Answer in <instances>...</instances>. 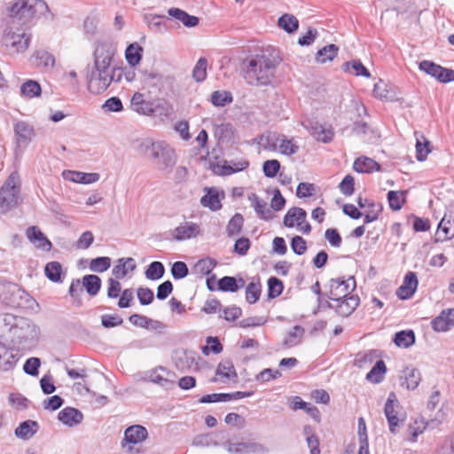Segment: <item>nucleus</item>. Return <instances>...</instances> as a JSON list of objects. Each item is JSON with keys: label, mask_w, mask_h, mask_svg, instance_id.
Instances as JSON below:
<instances>
[{"label": "nucleus", "mask_w": 454, "mask_h": 454, "mask_svg": "<svg viewBox=\"0 0 454 454\" xmlns=\"http://www.w3.org/2000/svg\"><path fill=\"white\" fill-rule=\"evenodd\" d=\"M116 46L108 40L98 41L93 52V66L87 73V86L90 92L98 95L107 90L112 82H120L122 72L112 67Z\"/></svg>", "instance_id": "f257e3e1"}, {"label": "nucleus", "mask_w": 454, "mask_h": 454, "mask_svg": "<svg viewBox=\"0 0 454 454\" xmlns=\"http://www.w3.org/2000/svg\"><path fill=\"white\" fill-rule=\"evenodd\" d=\"M281 59L273 54L252 56L245 62L244 79L252 86H267L275 77Z\"/></svg>", "instance_id": "f03ea898"}, {"label": "nucleus", "mask_w": 454, "mask_h": 454, "mask_svg": "<svg viewBox=\"0 0 454 454\" xmlns=\"http://www.w3.org/2000/svg\"><path fill=\"white\" fill-rule=\"evenodd\" d=\"M48 11L49 7L43 0H16L8 8V15L13 23L27 24Z\"/></svg>", "instance_id": "7ed1b4c3"}, {"label": "nucleus", "mask_w": 454, "mask_h": 454, "mask_svg": "<svg viewBox=\"0 0 454 454\" xmlns=\"http://www.w3.org/2000/svg\"><path fill=\"white\" fill-rule=\"evenodd\" d=\"M20 179L17 171L10 174L0 188V211L6 213L18 205Z\"/></svg>", "instance_id": "20e7f679"}, {"label": "nucleus", "mask_w": 454, "mask_h": 454, "mask_svg": "<svg viewBox=\"0 0 454 454\" xmlns=\"http://www.w3.org/2000/svg\"><path fill=\"white\" fill-rule=\"evenodd\" d=\"M3 42L13 53H23L29 47L31 35L23 28L9 26L4 30Z\"/></svg>", "instance_id": "39448f33"}, {"label": "nucleus", "mask_w": 454, "mask_h": 454, "mask_svg": "<svg viewBox=\"0 0 454 454\" xmlns=\"http://www.w3.org/2000/svg\"><path fill=\"white\" fill-rule=\"evenodd\" d=\"M162 170L170 171L177 161L175 149L164 140H157L155 149L151 156Z\"/></svg>", "instance_id": "423d86ee"}, {"label": "nucleus", "mask_w": 454, "mask_h": 454, "mask_svg": "<svg viewBox=\"0 0 454 454\" xmlns=\"http://www.w3.org/2000/svg\"><path fill=\"white\" fill-rule=\"evenodd\" d=\"M148 438L147 429L141 425H133L127 427L124 431V436L121 440V448L129 453H139V450L135 446L142 443Z\"/></svg>", "instance_id": "0eeeda50"}, {"label": "nucleus", "mask_w": 454, "mask_h": 454, "mask_svg": "<svg viewBox=\"0 0 454 454\" xmlns=\"http://www.w3.org/2000/svg\"><path fill=\"white\" fill-rule=\"evenodd\" d=\"M399 406V401L395 394L391 392L385 403L384 413L388 423L389 431L394 434L399 432L401 426L404 422V418L399 416V411H397Z\"/></svg>", "instance_id": "6e6552de"}, {"label": "nucleus", "mask_w": 454, "mask_h": 454, "mask_svg": "<svg viewBox=\"0 0 454 454\" xmlns=\"http://www.w3.org/2000/svg\"><path fill=\"white\" fill-rule=\"evenodd\" d=\"M356 286L354 277L348 279L341 278L330 280L329 299L334 301H340L341 299L349 297Z\"/></svg>", "instance_id": "1a4fd4ad"}, {"label": "nucleus", "mask_w": 454, "mask_h": 454, "mask_svg": "<svg viewBox=\"0 0 454 454\" xmlns=\"http://www.w3.org/2000/svg\"><path fill=\"white\" fill-rule=\"evenodd\" d=\"M13 131L16 147L20 149H26L36 136L34 126L26 121H17Z\"/></svg>", "instance_id": "9d476101"}, {"label": "nucleus", "mask_w": 454, "mask_h": 454, "mask_svg": "<svg viewBox=\"0 0 454 454\" xmlns=\"http://www.w3.org/2000/svg\"><path fill=\"white\" fill-rule=\"evenodd\" d=\"M224 448L231 454H268L270 452L268 447L255 442H232L227 441L224 442Z\"/></svg>", "instance_id": "9b49d317"}, {"label": "nucleus", "mask_w": 454, "mask_h": 454, "mask_svg": "<svg viewBox=\"0 0 454 454\" xmlns=\"http://www.w3.org/2000/svg\"><path fill=\"white\" fill-rule=\"evenodd\" d=\"M419 68L426 74L435 78L440 82H450L454 81V70L445 68L429 60H423L419 63Z\"/></svg>", "instance_id": "f8f14e48"}, {"label": "nucleus", "mask_w": 454, "mask_h": 454, "mask_svg": "<svg viewBox=\"0 0 454 454\" xmlns=\"http://www.w3.org/2000/svg\"><path fill=\"white\" fill-rule=\"evenodd\" d=\"M201 230L198 223L184 222L172 231V238L176 241L190 239L200 235Z\"/></svg>", "instance_id": "ddd939ff"}, {"label": "nucleus", "mask_w": 454, "mask_h": 454, "mask_svg": "<svg viewBox=\"0 0 454 454\" xmlns=\"http://www.w3.org/2000/svg\"><path fill=\"white\" fill-rule=\"evenodd\" d=\"M206 194L201 197L200 204L208 207L212 211H217L222 208L221 200L224 198V192H220L215 187H206Z\"/></svg>", "instance_id": "4468645a"}, {"label": "nucleus", "mask_w": 454, "mask_h": 454, "mask_svg": "<svg viewBox=\"0 0 454 454\" xmlns=\"http://www.w3.org/2000/svg\"><path fill=\"white\" fill-rule=\"evenodd\" d=\"M235 378H237V372L232 362L223 360L218 364L215 370V377L211 381L227 383Z\"/></svg>", "instance_id": "2eb2a0df"}, {"label": "nucleus", "mask_w": 454, "mask_h": 454, "mask_svg": "<svg viewBox=\"0 0 454 454\" xmlns=\"http://www.w3.org/2000/svg\"><path fill=\"white\" fill-rule=\"evenodd\" d=\"M305 128L310 132L311 136L317 141L329 143L333 140L334 132L332 128H325L317 121H309Z\"/></svg>", "instance_id": "dca6fc26"}, {"label": "nucleus", "mask_w": 454, "mask_h": 454, "mask_svg": "<svg viewBox=\"0 0 454 454\" xmlns=\"http://www.w3.org/2000/svg\"><path fill=\"white\" fill-rule=\"evenodd\" d=\"M417 286L418 278L416 273L410 271L405 275L402 286L397 289L396 295L402 300L409 299L415 293Z\"/></svg>", "instance_id": "f3484780"}, {"label": "nucleus", "mask_w": 454, "mask_h": 454, "mask_svg": "<svg viewBox=\"0 0 454 454\" xmlns=\"http://www.w3.org/2000/svg\"><path fill=\"white\" fill-rule=\"evenodd\" d=\"M26 235L27 239L37 248L43 249L44 251H50L51 249V242L36 226L28 227L27 229Z\"/></svg>", "instance_id": "a211bd4d"}, {"label": "nucleus", "mask_w": 454, "mask_h": 454, "mask_svg": "<svg viewBox=\"0 0 454 454\" xmlns=\"http://www.w3.org/2000/svg\"><path fill=\"white\" fill-rule=\"evenodd\" d=\"M130 106L133 111L143 115H152L154 113L153 104L151 101L145 100L144 94L136 92L131 100Z\"/></svg>", "instance_id": "6ab92c4d"}, {"label": "nucleus", "mask_w": 454, "mask_h": 454, "mask_svg": "<svg viewBox=\"0 0 454 454\" xmlns=\"http://www.w3.org/2000/svg\"><path fill=\"white\" fill-rule=\"evenodd\" d=\"M248 200L250 201L251 206L254 207L259 218L265 221H269L273 218L272 211L270 207H268L267 202L259 198L257 194H249Z\"/></svg>", "instance_id": "aec40b11"}, {"label": "nucleus", "mask_w": 454, "mask_h": 454, "mask_svg": "<svg viewBox=\"0 0 454 454\" xmlns=\"http://www.w3.org/2000/svg\"><path fill=\"white\" fill-rule=\"evenodd\" d=\"M360 303V298L357 295H350L337 301L334 307L335 311L341 317L351 315Z\"/></svg>", "instance_id": "412c9836"}, {"label": "nucleus", "mask_w": 454, "mask_h": 454, "mask_svg": "<svg viewBox=\"0 0 454 454\" xmlns=\"http://www.w3.org/2000/svg\"><path fill=\"white\" fill-rule=\"evenodd\" d=\"M58 418L64 425L72 427L82 421L83 415L75 408L66 407L59 412Z\"/></svg>", "instance_id": "4be33fe9"}, {"label": "nucleus", "mask_w": 454, "mask_h": 454, "mask_svg": "<svg viewBox=\"0 0 454 454\" xmlns=\"http://www.w3.org/2000/svg\"><path fill=\"white\" fill-rule=\"evenodd\" d=\"M170 376H173V373L160 366L150 372L148 378L150 381L168 388L174 385V380L169 378Z\"/></svg>", "instance_id": "5701e85b"}, {"label": "nucleus", "mask_w": 454, "mask_h": 454, "mask_svg": "<svg viewBox=\"0 0 454 454\" xmlns=\"http://www.w3.org/2000/svg\"><path fill=\"white\" fill-rule=\"evenodd\" d=\"M421 380V373L417 368L407 367L403 372L401 386L406 387L408 390H414L419 387Z\"/></svg>", "instance_id": "b1692460"}, {"label": "nucleus", "mask_w": 454, "mask_h": 454, "mask_svg": "<svg viewBox=\"0 0 454 454\" xmlns=\"http://www.w3.org/2000/svg\"><path fill=\"white\" fill-rule=\"evenodd\" d=\"M63 176L65 179L78 184H93L99 179V174L98 173H84L80 171H64Z\"/></svg>", "instance_id": "393cba45"}, {"label": "nucleus", "mask_w": 454, "mask_h": 454, "mask_svg": "<svg viewBox=\"0 0 454 454\" xmlns=\"http://www.w3.org/2000/svg\"><path fill=\"white\" fill-rule=\"evenodd\" d=\"M306 216L307 213L304 209L294 207L286 212L283 223L287 228H293L295 224L300 226L304 223Z\"/></svg>", "instance_id": "a878e982"}, {"label": "nucleus", "mask_w": 454, "mask_h": 454, "mask_svg": "<svg viewBox=\"0 0 454 454\" xmlns=\"http://www.w3.org/2000/svg\"><path fill=\"white\" fill-rule=\"evenodd\" d=\"M137 268L136 262L133 258H120L116 262V265L112 270V274L117 279H121L127 276L129 271L135 270Z\"/></svg>", "instance_id": "bb28decb"}, {"label": "nucleus", "mask_w": 454, "mask_h": 454, "mask_svg": "<svg viewBox=\"0 0 454 454\" xmlns=\"http://www.w3.org/2000/svg\"><path fill=\"white\" fill-rule=\"evenodd\" d=\"M454 237V221L444 216L438 224L434 241L442 242Z\"/></svg>", "instance_id": "cd10ccee"}, {"label": "nucleus", "mask_w": 454, "mask_h": 454, "mask_svg": "<svg viewBox=\"0 0 454 454\" xmlns=\"http://www.w3.org/2000/svg\"><path fill=\"white\" fill-rule=\"evenodd\" d=\"M39 425L34 420H26L21 422L15 429L14 434L16 437L22 440H28L32 438L38 431Z\"/></svg>", "instance_id": "c85d7f7f"}, {"label": "nucleus", "mask_w": 454, "mask_h": 454, "mask_svg": "<svg viewBox=\"0 0 454 454\" xmlns=\"http://www.w3.org/2000/svg\"><path fill=\"white\" fill-rule=\"evenodd\" d=\"M19 361V356L6 347L0 345V370L10 371Z\"/></svg>", "instance_id": "c756f323"}, {"label": "nucleus", "mask_w": 454, "mask_h": 454, "mask_svg": "<svg viewBox=\"0 0 454 454\" xmlns=\"http://www.w3.org/2000/svg\"><path fill=\"white\" fill-rule=\"evenodd\" d=\"M353 168L354 170L358 173H372L373 171H379L380 165L374 160L363 156L354 161Z\"/></svg>", "instance_id": "7c9ffc66"}, {"label": "nucleus", "mask_w": 454, "mask_h": 454, "mask_svg": "<svg viewBox=\"0 0 454 454\" xmlns=\"http://www.w3.org/2000/svg\"><path fill=\"white\" fill-rule=\"evenodd\" d=\"M169 16L182 22L187 27H194L199 24V18L190 15L179 8H170L168 11Z\"/></svg>", "instance_id": "2f4dec72"}, {"label": "nucleus", "mask_w": 454, "mask_h": 454, "mask_svg": "<svg viewBox=\"0 0 454 454\" xmlns=\"http://www.w3.org/2000/svg\"><path fill=\"white\" fill-rule=\"evenodd\" d=\"M31 59L35 67L49 68L55 65L54 57L45 50H37L31 56Z\"/></svg>", "instance_id": "473e14b6"}, {"label": "nucleus", "mask_w": 454, "mask_h": 454, "mask_svg": "<svg viewBox=\"0 0 454 454\" xmlns=\"http://www.w3.org/2000/svg\"><path fill=\"white\" fill-rule=\"evenodd\" d=\"M198 357L192 351H184L180 353L176 360V366L181 369H192L198 368Z\"/></svg>", "instance_id": "72a5a7b5"}, {"label": "nucleus", "mask_w": 454, "mask_h": 454, "mask_svg": "<svg viewBox=\"0 0 454 454\" xmlns=\"http://www.w3.org/2000/svg\"><path fill=\"white\" fill-rule=\"evenodd\" d=\"M156 142L157 140H153L150 137L139 139L134 143V149L140 155L151 158L155 149Z\"/></svg>", "instance_id": "f704fd0d"}, {"label": "nucleus", "mask_w": 454, "mask_h": 454, "mask_svg": "<svg viewBox=\"0 0 454 454\" xmlns=\"http://www.w3.org/2000/svg\"><path fill=\"white\" fill-rule=\"evenodd\" d=\"M357 435L359 441V450L357 454H370L366 424L362 417L358 419Z\"/></svg>", "instance_id": "c9c22d12"}, {"label": "nucleus", "mask_w": 454, "mask_h": 454, "mask_svg": "<svg viewBox=\"0 0 454 454\" xmlns=\"http://www.w3.org/2000/svg\"><path fill=\"white\" fill-rule=\"evenodd\" d=\"M304 329L300 325L294 326L287 333L286 337L283 340V346L286 348H292L300 344L304 335Z\"/></svg>", "instance_id": "e433bc0d"}, {"label": "nucleus", "mask_w": 454, "mask_h": 454, "mask_svg": "<svg viewBox=\"0 0 454 454\" xmlns=\"http://www.w3.org/2000/svg\"><path fill=\"white\" fill-rule=\"evenodd\" d=\"M352 132L360 137L365 143H372L376 137L375 132L371 129L366 122L355 123Z\"/></svg>", "instance_id": "4c0bfd02"}, {"label": "nucleus", "mask_w": 454, "mask_h": 454, "mask_svg": "<svg viewBox=\"0 0 454 454\" xmlns=\"http://www.w3.org/2000/svg\"><path fill=\"white\" fill-rule=\"evenodd\" d=\"M244 225V217L241 214L236 213L228 222L226 233L228 237L232 238L241 233Z\"/></svg>", "instance_id": "58836bf2"}, {"label": "nucleus", "mask_w": 454, "mask_h": 454, "mask_svg": "<svg viewBox=\"0 0 454 454\" xmlns=\"http://www.w3.org/2000/svg\"><path fill=\"white\" fill-rule=\"evenodd\" d=\"M386 371L387 367L385 362L383 360H379L367 373L366 380L372 383H380L383 380Z\"/></svg>", "instance_id": "ea45409f"}, {"label": "nucleus", "mask_w": 454, "mask_h": 454, "mask_svg": "<svg viewBox=\"0 0 454 454\" xmlns=\"http://www.w3.org/2000/svg\"><path fill=\"white\" fill-rule=\"evenodd\" d=\"M292 409L305 410L306 412L311 416L314 419L317 420L320 418V412L316 406L311 405L309 403L304 402L301 397L295 396L292 403Z\"/></svg>", "instance_id": "a19ab883"}, {"label": "nucleus", "mask_w": 454, "mask_h": 454, "mask_svg": "<svg viewBox=\"0 0 454 454\" xmlns=\"http://www.w3.org/2000/svg\"><path fill=\"white\" fill-rule=\"evenodd\" d=\"M416 136V158L419 161H423L427 159V154L431 152L430 149V142L426 139V137L422 135L419 137L418 133H415Z\"/></svg>", "instance_id": "79ce46f5"}, {"label": "nucleus", "mask_w": 454, "mask_h": 454, "mask_svg": "<svg viewBox=\"0 0 454 454\" xmlns=\"http://www.w3.org/2000/svg\"><path fill=\"white\" fill-rule=\"evenodd\" d=\"M40 84L34 80H27L20 87V94L27 98H33L41 95Z\"/></svg>", "instance_id": "37998d69"}, {"label": "nucleus", "mask_w": 454, "mask_h": 454, "mask_svg": "<svg viewBox=\"0 0 454 454\" xmlns=\"http://www.w3.org/2000/svg\"><path fill=\"white\" fill-rule=\"evenodd\" d=\"M82 286L90 295L95 296L100 290L101 279L97 275H86L82 278Z\"/></svg>", "instance_id": "c03bdc74"}, {"label": "nucleus", "mask_w": 454, "mask_h": 454, "mask_svg": "<svg viewBox=\"0 0 454 454\" xmlns=\"http://www.w3.org/2000/svg\"><path fill=\"white\" fill-rule=\"evenodd\" d=\"M338 51L339 48L335 44L326 45L317 52L316 60L321 64L332 61L337 56Z\"/></svg>", "instance_id": "a18cd8bd"}, {"label": "nucleus", "mask_w": 454, "mask_h": 454, "mask_svg": "<svg viewBox=\"0 0 454 454\" xmlns=\"http://www.w3.org/2000/svg\"><path fill=\"white\" fill-rule=\"evenodd\" d=\"M394 342L400 348H409L415 342V333L412 330L401 331L395 334Z\"/></svg>", "instance_id": "49530a36"}, {"label": "nucleus", "mask_w": 454, "mask_h": 454, "mask_svg": "<svg viewBox=\"0 0 454 454\" xmlns=\"http://www.w3.org/2000/svg\"><path fill=\"white\" fill-rule=\"evenodd\" d=\"M278 25L286 33L292 34L298 29L299 21L294 15L286 13L278 19Z\"/></svg>", "instance_id": "de8ad7c7"}, {"label": "nucleus", "mask_w": 454, "mask_h": 454, "mask_svg": "<svg viewBox=\"0 0 454 454\" xmlns=\"http://www.w3.org/2000/svg\"><path fill=\"white\" fill-rule=\"evenodd\" d=\"M143 48L137 43H132L128 46L125 51L127 62L131 66H137L142 59Z\"/></svg>", "instance_id": "09e8293b"}, {"label": "nucleus", "mask_w": 454, "mask_h": 454, "mask_svg": "<svg viewBox=\"0 0 454 454\" xmlns=\"http://www.w3.org/2000/svg\"><path fill=\"white\" fill-rule=\"evenodd\" d=\"M249 166V162L247 160L239 161L237 163H233V165H217L215 168V172L223 175V176H228L232 173L241 171L245 168H247Z\"/></svg>", "instance_id": "8fccbe9b"}, {"label": "nucleus", "mask_w": 454, "mask_h": 454, "mask_svg": "<svg viewBox=\"0 0 454 454\" xmlns=\"http://www.w3.org/2000/svg\"><path fill=\"white\" fill-rule=\"evenodd\" d=\"M45 276L52 282H62V266L59 262H50L44 268Z\"/></svg>", "instance_id": "3c124183"}, {"label": "nucleus", "mask_w": 454, "mask_h": 454, "mask_svg": "<svg viewBox=\"0 0 454 454\" xmlns=\"http://www.w3.org/2000/svg\"><path fill=\"white\" fill-rule=\"evenodd\" d=\"M165 273V267L162 262L155 261L151 262L145 272V278L150 280H158L163 277Z\"/></svg>", "instance_id": "603ef678"}, {"label": "nucleus", "mask_w": 454, "mask_h": 454, "mask_svg": "<svg viewBox=\"0 0 454 454\" xmlns=\"http://www.w3.org/2000/svg\"><path fill=\"white\" fill-rule=\"evenodd\" d=\"M278 150L280 153L290 156L298 152L299 146L294 142V139H287L286 136L280 135Z\"/></svg>", "instance_id": "864d4df0"}, {"label": "nucleus", "mask_w": 454, "mask_h": 454, "mask_svg": "<svg viewBox=\"0 0 454 454\" xmlns=\"http://www.w3.org/2000/svg\"><path fill=\"white\" fill-rule=\"evenodd\" d=\"M261 287L259 278L257 281H253L247 286L246 300L248 303L254 304L259 300L262 291Z\"/></svg>", "instance_id": "5fc2aeb1"}, {"label": "nucleus", "mask_w": 454, "mask_h": 454, "mask_svg": "<svg viewBox=\"0 0 454 454\" xmlns=\"http://www.w3.org/2000/svg\"><path fill=\"white\" fill-rule=\"evenodd\" d=\"M404 193L405 192L403 191H389L387 192V200L391 209L397 211L403 207L405 202Z\"/></svg>", "instance_id": "6e6d98bb"}, {"label": "nucleus", "mask_w": 454, "mask_h": 454, "mask_svg": "<svg viewBox=\"0 0 454 454\" xmlns=\"http://www.w3.org/2000/svg\"><path fill=\"white\" fill-rule=\"evenodd\" d=\"M217 262L215 259L206 257L198 261L194 265V270L200 275H209Z\"/></svg>", "instance_id": "4d7b16f0"}, {"label": "nucleus", "mask_w": 454, "mask_h": 454, "mask_svg": "<svg viewBox=\"0 0 454 454\" xmlns=\"http://www.w3.org/2000/svg\"><path fill=\"white\" fill-rule=\"evenodd\" d=\"M232 100L231 93L226 90H215L211 95V103L215 106H224Z\"/></svg>", "instance_id": "13d9d810"}, {"label": "nucleus", "mask_w": 454, "mask_h": 454, "mask_svg": "<svg viewBox=\"0 0 454 454\" xmlns=\"http://www.w3.org/2000/svg\"><path fill=\"white\" fill-rule=\"evenodd\" d=\"M280 135L277 133H270L268 135H262L260 137V144L263 149L268 151H277L278 148Z\"/></svg>", "instance_id": "bf43d9fd"}, {"label": "nucleus", "mask_w": 454, "mask_h": 454, "mask_svg": "<svg viewBox=\"0 0 454 454\" xmlns=\"http://www.w3.org/2000/svg\"><path fill=\"white\" fill-rule=\"evenodd\" d=\"M352 68L356 75H362L369 78L371 76L368 69L363 65L360 60H352L343 64V70L348 72Z\"/></svg>", "instance_id": "052dcab7"}, {"label": "nucleus", "mask_w": 454, "mask_h": 454, "mask_svg": "<svg viewBox=\"0 0 454 454\" xmlns=\"http://www.w3.org/2000/svg\"><path fill=\"white\" fill-rule=\"evenodd\" d=\"M111 266V258L107 256L97 257L92 259L90 263V269L95 272H104Z\"/></svg>", "instance_id": "680f3d73"}, {"label": "nucleus", "mask_w": 454, "mask_h": 454, "mask_svg": "<svg viewBox=\"0 0 454 454\" xmlns=\"http://www.w3.org/2000/svg\"><path fill=\"white\" fill-rule=\"evenodd\" d=\"M207 60L205 58H200L193 71L192 77L196 82H203L207 77Z\"/></svg>", "instance_id": "e2e57ef3"}, {"label": "nucleus", "mask_w": 454, "mask_h": 454, "mask_svg": "<svg viewBox=\"0 0 454 454\" xmlns=\"http://www.w3.org/2000/svg\"><path fill=\"white\" fill-rule=\"evenodd\" d=\"M284 289L283 283L276 277L268 279V296L271 299L279 296Z\"/></svg>", "instance_id": "0e129e2a"}, {"label": "nucleus", "mask_w": 454, "mask_h": 454, "mask_svg": "<svg viewBox=\"0 0 454 454\" xmlns=\"http://www.w3.org/2000/svg\"><path fill=\"white\" fill-rule=\"evenodd\" d=\"M217 289L222 292H237V278L225 276L217 281Z\"/></svg>", "instance_id": "69168bd1"}, {"label": "nucleus", "mask_w": 454, "mask_h": 454, "mask_svg": "<svg viewBox=\"0 0 454 454\" xmlns=\"http://www.w3.org/2000/svg\"><path fill=\"white\" fill-rule=\"evenodd\" d=\"M207 346L202 348V353L208 356L210 351L214 354H220L223 351V345L217 337H207Z\"/></svg>", "instance_id": "338daca9"}, {"label": "nucleus", "mask_w": 454, "mask_h": 454, "mask_svg": "<svg viewBox=\"0 0 454 454\" xmlns=\"http://www.w3.org/2000/svg\"><path fill=\"white\" fill-rule=\"evenodd\" d=\"M435 454H454V434L442 440Z\"/></svg>", "instance_id": "774afa93"}]
</instances>
